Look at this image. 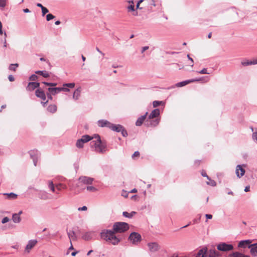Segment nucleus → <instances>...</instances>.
<instances>
[{
	"label": "nucleus",
	"instance_id": "1",
	"mask_svg": "<svg viewBox=\"0 0 257 257\" xmlns=\"http://www.w3.org/2000/svg\"><path fill=\"white\" fill-rule=\"evenodd\" d=\"M128 228L129 226H113L112 230H102L100 233V236L102 239L109 241L113 245H116L120 242V239L115 234L124 232Z\"/></svg>",
	"mask_w": 257,
	"mask_h": 257
},
{
	"label": "nucleus",
	"instance_id": "2",
	"mask_svg": "<svg viewBox=\"0 0 257 257\" xmlns=\"http://www.w3.org/2000/svg\"><path fill=\"white\" fill-rule=\"evenodd\" d=\"M160 109L156 108L154 109L149 115L148 118L145 122V124L148 127L156 126L160 122V119L156 118L159 116Z\"/></svg>",
	"mask_w": 257,
	"mask_h": 257
},
{
	"label": "nucleus",
	"instance_id": "3",
	"mask_svg": "<svg viewBox=\"0 0 257 257\" xmlns=\"http://www.w3.org/2000/svg\"><path fill=\"white\" fill-rule=\"evenodd\" d=\"M94 138L96 140L93 141L90 143L91 147H94V151L100 154L105 153L107 150L106 144L101 141L99 135H95Z\"/></svg>",
	"mask_w": 257,
	"mask_h": 257
},
{
	"label": "nucleus",
	"instance_id": "4",
	"mask_svg": "<svg viewBox=\"0 0 257 257\" xmlns=\"http://www.w3.org/2000/svg\"><path fill=\"white\" fill-rule=\"evenodd\" d=\"M109 128L116 132H121L123 137H125L127 136L126 131L124 127L120 124H114L111 123Z\"/></svg>",
	"mask_w": 257,
	"mask_h": 257
},
{
	"label": "nucleus",
	"instance_id": "5",
	"mask_svg": "<svg viewBox=\"0 0 257 257\" xmlns=\"http://www.w3.org/2000/svg\"><path fill=\"white\" fill-rule=\"evenodd\" d=\"M128 239L134 245H137L142 240L141 235L138 232H132Z\"/></svg>",
	"mask_w": 257,
	"mask_h": 257
},
{
	"label": "nucleus",
	"instance_id": "6",
	"mask_svg": "<svg viewBox=\"0 0 257 257\" xmlns=\"http://www.w3.org/2000/svg\"><path fill=\"white\" fill-rule=\"evenodd\" d=\"M93 138L89 135H86L83 136L81 139L77 141L76 145L78 148H82L84 146V144L91 140Z\"/></svg>",
	"mask_w": 257,
	"mask_h": 257
},
{
	"label": "nucleus",
	"instance_id": "7",
	"mask_svg": "<svg viewBox=\"0 0 257 257\" xmlns=\"http://www.w3.org/2000/svg\"><path fill=\"white\" fill-rule=\"evenodd\" d=\"M217 248L218 250L220 251H227L232 250L233 249V246L232 244L222 242L217 245Z\"/></svg>",
	"mask_w": 257,
	"mask_h": 257
},
{
	"label": "nucleus",
	"instance_id": "8",
	"mask_svg": "<svg viewBox=\"0 0 257 257\" xmlns=\"http://www.w3.org/2000/svg\"><path fill=\"white\" fill-rule=\"evenodd\" d=\"M29 154L33 160L34 166H36L38 158L40 157L39 152L37 150H31L29 152Z\"/></svg>",
	"mask_w": 257,
	"mask_h": 257
},
{
	"label": "nucleus",
	"instance_id": "9",
	"mask_svg": "<svg viewBox=\"0 0 257 257\" xmlns=\"http://www.w3.org/2000/svg\"><path fill=\"white\" fill-rule=\"evenodd\" d=\"M219 255V253L216 250L214 246H212L211 248L207 250L206 257H217Z\"/></svg>",
	"mask_w": 257,
	"mask_h": 257
},
{
	"label": "nucleus",
	"instance_id": "10",
	"mask_svg": "<svg viewBox=\"0 0 257 257\" xmlns=\"http://www.w3.org/2000/svg\"><path fill=\"white\" fill-rule=\"evenodd\" d=\"M79 180L83 184L90 185L92 184L94 179L87 176H81L79 177Z\"/></svg>",
	"mask_w": 257,
	"mask_h": 257
},
{
	"label": "nucleus",
	"instance_id": "11",
	"mask_svg": "<svg viewBox=\"0 0 257 257\" xmlns=\"http://www.w3.org/2000/svg\"><path fill=\"white\" fill-rule=\"evenodd\" d=\"M149 250L151 252H156L160 249V246L156 242H149L148 243Z\"/></svg>",
	"mask_w": 257,
	"mask_h": 257
},
{
	"label": "nucleus",
	"instance_id": "12",
	"mask_svg": "<svg viewBox=\"0 0 257 257\" xmlns=\"http://www.w3.org/2000/svg\"><path fill=\"white\" fill-rule=\"evenodd\" d=\"M235 173L237 177L240 178L244 175L245 170L241 165H238L236 167Z\"/></svg>",
	"mask_w": 257,
	"mask_h": 257
},
{
	"label": "nucleus",
	"instance_id": "13",
	"mask_svg": "<svg viewBox=\"0 0 257 257\" xmlns=\"http://www.w3.org/2000/svg\"><path fill=\"white\" fill-rule=\"evenodd\" d=\"M251 240L250 239L241 240L238 243V247L244 248L246 247L248 248V246L251 244Z\"/></svg>",
	"mask_w": 257,
	"mask_h": 257
},
{
	"label": "nucleus",
	"instance_id": "14",
	"mask_svg": "<svg viewBox=\"0 0 257 257\" xmlns=\"http://www.w3.org/2000/svg\"><path fill=\"white\" fill-rule=\"evenodd\" d=\"M37 242L38 241L36 239H32L29 240L26 246V251L28 252H29L30 250L37 244Z\"/></svg>",
	"mask_w": 257,
	"mask_h": 257
},
{
	"label": "nucleus",
	"instance_id": "15",
	"mask_svg": "<svg viewBox=\"0 0 257 257\" xmlns=\"http://www.w3.org/2000/svg\"><path fill=\"white\" fill-rule=\"evenodd\" d=\"M200 79H189L185 81H183L182 82H178L176 84L175 86L178 87H183L185 86L186 85L193 82H196L197 80H199Z\"/></svg>",
	"mask_w": 257,
	"mask_h": 257
},
{
	"label": "nucleus",
	"instance_id": "16",
	"mask_svg": "<svg viewBox=\"0 0 257 257\" xmlns=\"http://www.w3.org/2000/svg\"><path fill=\"white\" fill-rule=\"evenodd\" d=\"M147 115L148 112H146L144 115L140 116L136 122V125L138 126H141L146 119Z\"/></svg>",
	"mask_w": 257,
	"mask_h": 257
},
{
	"label": "nucleus",
	"instance_id": "17",
	"mask_svg": "<svg viewBox=\"0 0 257 257\" xmlns=\"http://www.w3.org/2000/svg\"><path fill=\"white\" fill-rule=\"evenodd\" d=\"M97 124L100 127H107L109 128L111 123L106 120L100 119L97 121Z\"/></svg>",
	"mask_w": 257,
	"mask_h": 257
},
{
	"label": "nucleus",
	"instance_id": "18",
	"mask_svg": "<svg viewBox=\"0 0 257 257\" xmlns=\"http://www.w3.org/2000/svg\"><path fill=\"white\" fill-rule=\"evenodd\" d=\"M94 235V232L88 231L84 233L82 238L85 240H89L91 239Z\"/></svg>",
	"mask_w": 257,
	"mask_h": 257
},
{
	"label": "nucleus",
	"instance_id": "19",
	"mask_svg": "<svg viewBox=\"0 0 257 257\" xmlns=\"http://www.w3.org/2000/svg\"><path fill=\"white\" fill-rule=\"evenodd\" d=\"M40 83L39 82H29L27 87V89L29 91L34 90L35 88L39 87Z\"/></svg>",
	"mask_w": 257,
	"mask_h": 257
},
{
	"label": "nucleus",
	"instance_id": "20",
	"mask_svg": "<svg viewBox=\"0 0 257 257\" xmlns=\"http://www.w3.org/2000/svg\"><path fill=\"white\" fill-rule=\"evenodd\" d=\"M248 248H250V252L251 255L257 256V243L250 244Z\"/></svg>",
	"mask_w": 257,
	"mask_h": 257
},
{
	"label": "nucleus",
	"instance_id": "21",
	"mask_svg": "<svg viewBox=\"0 0 257 257\" xmlns=\"http://www.w3.org/2000/svg\"><path fill=\"white\" fill-rule=\"evenodd\" d=\"M36 95L43 100H45L46 99L45 93L44 91L41 89H38L36 90Z\"/></svg>",
	"mask_w": 257,
	"mask_h": 257
},
{
	"label": "nucleus",
	"instance_id": "22",
	"mask_svg": "<svg viewBox=\"0 0 257 257\" xmlns=\"http://www.w3.org/2000/svg\"><path fill=\"white\" fill-rule=\"evenodd\" d=\"M22 213V211H20L18 213H15L13 215V220L15 223H19L21 221L20 215Z\"/></svg>",
	"mask_w": 257,
	"mask_h": 257
},
{
	"label": "nucleus",
	"instance_id": "23",
	"mask_svg": "<svg viewBox=\"0 0 257 257\" xmlns=\"http://www.w3.org/2000/svg\"><path fill=\"white\" fill-rule=\"evenodd\" d=\"M207 247L205 246L202 249H200L197 253L196 257H206V254L207 253Z\"/></svg>",
	"mask_w": 257,
	"mask_h": 257
},
{
	"label": "nucleus",
	"instance_id": "24",
	"mask_svg": "<svg viewBox=\"0 0 257 257\" xmlns=\"http://www.w3.org/2000/svg\"><path fill=\"white\" fill-rule=\"evenodd\" d=\"M48 90L50 93L53 95L61 92L60 87H49L48 88Z\"/></svg>",
	"mask_w": 257,
	"mask_h": 257
},
{
	"label": "nucleus",
	"instance_id": "25",
	"mask_svg": "<svg viewBox=\"0 0 257 257\" xmlns=\"http://www.w3.org/2000/svg\"><path fill=\"white\" fill-rule=\"evenodd\" d=\"M81 91V89L80 87L78 88L74 91L73 94V98L74 100H77L79 99V98L80 96Z\"/></svg>",
	"mask_w": 257,
	"mask_h": 257
},
{
	"label": "nucleus",
	"instance_id": "26",
	"mask_svg": "<svg viewBox=\"0 0 257 257\" xmlns=\"http://www.w3.org/2000/svg\"><path fill=\"white\" fill-rule=\"evenodd\" d=\"M67 234L70 239V242H71V240H75L76 238V236L75 235V232L72 230H67Z\"/></svg>",
	"mask_w": 257,
	"mask_h": 257
},
{
	"label": "nucleus",
	"instance_id": "27",
	"mask_svg": "<svg viewBox=\"0 0 257 257\" xmlns=\"http://www.w3.org/2000/svg\"><path fill=\"white\" fill-rule=\"evenodd\" d=\"M47 110L51 113H54L57 110V106L55 104L50 105L48 107Z\"/></svg>",
	"mask_w": 257,
	"mask_h": 257
},
{
	"label": "nucleus",
	"instance_id": "28",
	"mask_svg": "<svg viewBox=\"0 0 257 257\" xmlns=\"http://www.w3.org/2000/svg\"><path fill=\"white\" fill-rule=\"evenodd\" d=\"M35 73L36 74H40L41 75L45 78L49 77V73L46 71H37Z\"/></svg>",
	"mask_w": 257,
	"mask_h": 257
},
{
	"label": "nucleus",
	"instance_id": "29",
	"mask_svg": "<svg viewBox=\"0 0 257 257\" xmlns=\"http://www.w3.org/2000/svg\"><path fill=\"white\" fill-rule=\"evenodd\" d=\"M4 195L7 196V198L10 199H14L17 197V195L12 192L10 193H4Z\"/></svg>",
	"mask_w": 257,
	"mask_h": 257
},
{
	"label": "nucleus",
	"instance_id": "30",
	"mask_svg": "<svg viewBox=\"0 0 257 257\" xmlns=\"http://www.w3.org/2000/svg\"><path fill=\"white\" fill-rule=\"evenodd\" d=\"M39 197L41 199L46 200L49 198V195L46 192H41L39 194Z\"/></svg>",
	"mask_w": 257,
	"mask_h": 257
},
{
	"label": "nucleus",
	"instance_id": "31",
	"mask_svg": "<svg viewBox=\"0 0 257 257\" xmlns=\"http://www.w3.org/2000/svg\"><path fill=\"white\" fill-rule=\"evenodd\" d=\"M229 257H242V253L239 252H233L229 255Z\"/></svg>",
	"mask_w": 257,
	"mask_h": 257
},
{
	"label": "nucleus",
	"instance_id": "32",
	"mask_svg": "<svg viewBox=\"0 0 257 257\" xmlns=\"http://www.w3.org/2000/svg\"><path fill=\"white\" fill-rule=\"evenodd\" d=\"M86 190L88 191H89V192H97L98 191V189L92 186H88L86 187Z\"/></svg>",
	"mask_w": 257,
	"mask_h": 257
},
{
	"label": "nucleus",
	"instance_id": "33",
	"mask_svg": "<svg viewBox=\"0 0 257 257\" xmlns=\"http://www.w3.org/2000/svg\"><path fill=\"white\" fill-rule=\"evenodd\" d=\"M134 214H136L135 212H132L131 213H129L127 212L124 211L122 213V214L124 217L128 218H131Z\"/></svg>",
	"mask_w": 257,
	"mask_h": 257
},
{
	"label": "nucleus",
	"instance_id": "34",
	"mask_svg": "<svg viewBox=\"0 0 257 257\" xmlns=\"http://www.w3.org/2000/svg\"><path fill=\"white\" fill-rule=\"evenodd\" d=\"M19 65L17 63L11 64L9 66V69L12 71H15Z\"/></svg>",
	"mask_w": 257,
	"mask_h": 257
},
{
	"label": "nucleus",
	"instance_id": "35",
	"mask_svg": "<svg viewBox=\"0 0 257 257\" xmlns=\"http://www.w3.org/2000/svg\"><path fill=\"white\" fill-rule=\"evenodd\" d=\"M207 179L209 180V181L207 182V184L208 185H209L211 186H216V183L214 180H211L209 177V179Z\"/></svg>",
	"mask_w": 257,
	"mask_h": 257
},
{
	"label": "nucleus",
	"instance_id": "36",
	"mask_svg": "<svg viewBox=\"0 0 257 257\" xmlns=\"http://www.w3.org/2000/svg\"><path fill=\"white\" fill-rule=\"evenodd\" d=\"M49 188L53 192H55V189L52 181H50L48 184Z\"/></svg>",
	"mask_w": 257,
	"mask_h": 257
},
{
	"label": "nucleus",
	"instance_id": "37",
	"mask_svg": "<svg viewBox=\"0 0 257 257\" xmlns=\"http://www.w3.org/2000/svg\"><path fill=\"white\" fill-rule=\"evenodd\" d=\"M162 103H163V102L161 101H157V100L154 101L153 102V107H156L158 106L159 105H160Z\"/></svg>",
	"mask_w": 257,
	"mask_h": 257
},
{
	"label": "nucleus",
	"instance_id": "38",
	"mask_svg": "<svg viewBox=\"0 0 257 257\" xmlns=\"http://www.w3.org/2000/svg\"><path fill=\"white\" fill-rule=\"evenodd\" d=\"M55 17L51 14H49L46 16V20L47 21H49L53 19Z\"/></svg>",
	"mask_w": 257,
	"mask_h": 257
},
{
	"label": "nucleus",
	"instance_id": "39",
	"mask_svg": "<svg viewBox=\"0 0 257 257\" xmlns=\"http://www.w3.org/2000/svg\"><path fill=\"white\" fill-rule=\"evenodd\" d=\"M12 226H0V231H3L9 229Z\"/></svg>",
	"mask_w": 257,
	"mask_h": 257
},
{
	"label": "nucleus",
	"instance_id": "40",
	"mask_svg": "<svg viewBox=\"0 0 257 257\" xmlns=\"http://www.w3.org/2000/svg\"><path fill=\"white\" fill-rule=\"evenodd\" d=\"M64 86H67L69 88H72L75 86L74 83H65L63 84Z\"/></svg>",
	"mask_w": 257,
	"mask_h": 257
},
{
	"label": "nucleus",
	"instance_id": "41",
	"mask_svg": "<svg viewBox=\"0 0 257 257\" xmlns=\"http://www.w3.org/2000/svg\"><path fill=\"white\" fill-rule=\"evenodd\" d=\"M43 83H44V84H45L47 86H52V87L56 86L57 85L56 83H50V82H43Z\"/></svg>",
	"mask_w": 257,
	"mask_h": 257
},
{
	"label": "nucleus",
	"instance_id": "42",
	"mask_svg": "<svg viewBox=\"0 0 257 257\" xmlns=\"http://www.w3.org/2000/svg\"><path fill=\"white\" fill-rule=\"evenodd\" d=\"M241 65L243 66H248L251 65V61H242Z\"/></svg>",
	"mask_w": 257,
	"mask_h": 257
},
{
	"label": "nucleus",
	"instance_id": "43",
	"mask_svg": "<svg viewBox=\"0 0 257 257\" xmlns=\"http://www.w3.org/2000/svg\"><path fill=\"white\" fill-rule=\"evenodd\" d=\"M127 9L128 12L135 11V6L134 5H130L127 7Z\"/></svg>",
	"mask_w": 257,
	"mask_h": 257
},
{
	"label": "nucleus",
	"instance_id": "44",
	"mask_svg": "<svg viewBox=\"0 0 257 257\" xmlns=\"http://www.w3.org/2000/svg\"><path fill=\"white\" fill-rule=\"evenodd\" d=\"M197 73L199 74H209L210 73L207 72V70L206 68H203L202 70L197 71Z\"/></svg>",
	"mask_w": 257,
	"mask_h": 257
},
{
	"label": "nucleus",
	"instance_id": "45",
	"mask_svg": "<svg viewBox=\"0 0 257 257\" xmlns=\"http://www.w3.org/2000/svg\"><path fill=\"white\" fill-rule=\"evenodd\" d=\"M6 0H0V7L4 8L6 6Z\"/></svg>",
	"mask_w": 257,
	"mask_h": 257
},
{
	"label": "nucleus",
	"instance_id": "46",
	"mask_svg": "<svg viewBox=\"0 0 257 257\" xmlns=\"http://www.w3.org/2000/svg\"><path fill=\"white\" fill-rule=\"evenodd\" d=\"M41 10L43 16H44L46 14L49 12L48 10L44 7Z\"/></svg>",
	"mask_w": 257,
	"mask_h": 257
},
{
	"label": "nucleus",
	"instance_id": "47",
	"mask_svg": "<svg viewBox=\"0 0 257 257\" xmlns=\"http://www.w3.org/2000/svg\"><path fill=\"white\" fill-rule=\"evenodd\" d=\"M37 78L38 76L35 74H33L30 77V80L31 81H35Z\"/></svg>",
	"mask_w": 257,
	"mask_h": 257
},
{
	"label": "nucleus",
	"instance_id": "48",
	"mask_svg": "<svg viewBox=\"0 0 257 257\" xmlns=\"http://www.w3.org/2000/svg\"><path fill=\"white\" fill-rule=\"evenodd\" d=\"M205 79H207L205 81H204V82H207L209 78L208 77H201V78H196V79H200L199 80H197V81H203Z\"/></svg>",
	"mask_w": 257,
	"mask_h": 257
},
{
	"label": "nucleus",
	"instance_id": "49",
	"mask_svg": "<svg viewBox=\"0 0 257 257\" xmlns=\"http://www.w3.org/2000/svg\"><path fill=\"white\" fill-rule=\"evenodd\" d=\"M252 138L257 141V128L255 130V131L252 134Z\"/></svg>",
	"mask_w": 257,
	"mask_h": 257
},
{
	"label": "nucleus",
	"instance_id": "50",
	"mask_svg": "<svg viewBox=\"0 0 257 257\" xmlns=\"http://www.w3.org/2000/svg\"><path fill=\"white\" fill-rule=\"evenodd\" d=\"M9 221V218L8 217H4L2 220V223L3 224H5L7 222H8V221Z\"/></svg>",
	"mask_w": 257,
	"mask_h": 257
},
{
	"label": "nucleus",
	"instance_id": "51",
	"mask_svg": "<svg viewBox=\"0 0 257 257\" xmlns=\"http://www.w3.org/2000/svg\"><path fill=\"white\" fill-rule=\"evenodd\" d=\"M113 225H128L127 223L124 222H116Z\"/></svg>",
	"mask_w": 257,
	"mask_h": 257
},
{
	"label": "nucleus",
	"instance_id": "52",
	"mask_svg": "<svg viewBox=\"0 0 257 257\" xmlns=\"http://www.w3.org/2000/svg\"><path fill=\"white\" fill-rule=\"evenodd\" d=\"M87 209V208L85 206H83V207H79L78 208L79 211H86Z\"/></svg>",
	"mask_w": 257,
	"mask_h": 257
},
{
	"label": "nucleus",
	"instance_id": "53",
	"mask_svg": "<svg viewBox=\"0 0 257 257\" xmlns=\"http://www.w3.org/2000/svg\"><path fill=\"white\" fill-rule=\"evenodd\" d=\"M139 156L140 153L138 151H136L132 155V158H135V157H139Z\"/></svg>",
	"mask_w": 257,
	"mask_h": 257
},
{
	"label": "nucleus",
	"instance_id": "54",
	"mask_svg": "<svg viewBox=\"0 0 257 257\" xmlns=\"http://www.w3.org/2000/svg\"><path fill=\"white\" fill-rule=\"evenodd\" d=\"M8 78H9V81L11 82H13L15 80L14 76L12 75H10L8 77Z\"/></svg>",
	"mask_w": 257,
	"mask_h": 257
},
{
	"label": "nucleus",
	"instance_id": "55",
	"mask_svg": "<svg viewBox=\"0 0 257 257\" xmlns=\"http://www.w3.org/2000/svg\"><path fill=\"white\" fill-rule=\"evenodd\" d=\"M149 46H145V47H143L142 49V51H141V53H143L145 51L147 50L148 49H149Z\"/></svg>",
	"mask_w": 257,
	"mask_h": 257
},
{
	"label": "nucleus",
	"instance_id": "56",
	"mask_svg": "<svg viewBox=\"0 0 257 257\" xmlns=\"http://www.w3.org/2000/svg\"><path fill=\"white\" fill-rule=\"evenodd\" d=\"M60 89H61V91H66V92H68V91H69V89L68 88H66V87H60Z\"/></svg>",
	"mask_w": 257,
	"mask_h": 257
},
{
	"label": "nucleus",
	"instance_id": "57",
	"mask_svg": "<svg viewBox=\"0 0 257 257\" xmlns=\"http://www.w3.org/2000/svg\"><path fill=\"white\" fill-rule=\"evenodd\" d=\"M187 57L188 59L191 61V64H190V66H191L192 67L193 66L194 62L193 59L190 57L189 55H187Z\"/></svg>",
	"mask_w": 257,
	"mask_h": 257
},
{
	"label": "nucleus",
	"instance_id": "58",
	"mask_svg": "<svg viewBox=\"0 0 257 257\" xmlns=\"http://www.w3.org/2000/svg\"><path fill=\"white\" fill-rule=\"evenodd\" d=\"M52 95L51 93H50V92H49L48 93H47V96L48 98V99H50V100H52L53 99V97L52 96Z\"/></svg>",
	"mask_w": 257,
	"mask_h": 257
},
{
	"label": "nucleus",
	"instance_id": "59",
	"mask_svg": "<svg viewBox=\"0 0 257 257\" xmlns=\"http://www.w3.org/2000/svg\"><path fill=\"white\" fill-rule=\"evenodd\" d=\"M96 50L98 52H99L100 54H101L103 56H104V54L101 51H100V49L98 47L96 48Z\"/></svg>",
	"mask_w": 257,
	"mask_h": 257
},
{
	"label": "nucleus",
	"instance_id": "60",
	"mask_svg": "<svg viewBox=\"0 0 257 257\" xmlns=\"http://www.w3.org/2000/svg\"><path fill=\"white\" fill-rule=\"evenodd\" d=\"M2 27H3L2 24L1 22L0 21V34L1 35H2L3 34V32L2 30Z\"/></svg>",
	"mask_w": 257,
	"mask_h": 257
},
{
	"label": "nucleus",
	"instance_id": "61",
	"mask_svg": "<svg viewBox=\"0 0 257 257\" xmlns=\"http://www.w3.org/2000/svg\"><path fill=\"white\" fill-rule=\"evenodd\" d=\"M205 216L207 219H211L212 218V215L211 214H206Z\"/></svg>",
	"mask_w": 257,
	"mask_h": 257
},
{
	"label": "nucleus",
	"instance_id": "62",
	"mask_svg": "<svg viewBox=\"0 0 257 257\" xmlns=\"http://www.w3.org/2000/svg\"><path fill=\"white\" fill-rule=\"evenodd\" d=\"M249 189H250L249 186H246L244 188V191L246 192H248V191H249Z\"/></svg>",
	"mask_w": 257,
	"mask_h": 257
},
{
	"label": "nucleus",
	"instance_id": "63",
	"mask_svg": "<svg viewBox=\"0 0 257 257\" xmlns=\"http://www.w3.org/2000/svg\"><path fill=\"white\" fill-rule=\"evenodd\" d=\"M3 43H4V47H7V40H6V39H4Z\"/></svg>",
	"mask_w": 257,
	"mask_h": 257
},
{
	"label": "nucleus",
	"instance_id": "64",
	"mask_svg": "<svg viewBox=\"0 0 257 257\" xmlns=\"http://www.w3.org/2000/svg\"><path fill=\"white\" fill-rule=\"evenodd\" d=\"M257 64V60H254L253 61H251V65H254Z\"/></svg>",
	"mask_w": 257,
	"mask_h": 257
}]
</instances>
